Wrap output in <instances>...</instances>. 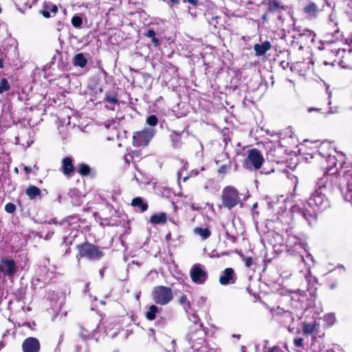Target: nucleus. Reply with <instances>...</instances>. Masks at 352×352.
<instances>
[{"instance_id":"79ce46f5","label":"nucleus","mask_w":352,"mask_h":352,"mask_svg":"<svg viewBox=\"0 0 352 352\" xmlns=\"http://www.w3.org/2000/svg\"><path fill=\"white\" fill-rule=\"evenodd\" d=\"M327 319H329L332 322H333L336 320L335 315L333 314H330L326 316Z\"/></svg>"},{"instance_id":"c9c22d12","label":"nucleus","mask_w":352,"mask_h":352,"mask_svg":"<svg viewBox=\"0 0 352 352\" xmlns=\"http://www.w3.org/2000/svg\"><path fill=\"white\" fill-rule=\"evenodd\" d=\"M253 264V259L252 257H247L245 259V265L247 267H250Z\"/></svg>"},{"instance_id":"e433bc0d","label":"nucleus","mask_w":352,"mask_h":352,"mask_svg":"<svg viewBox=\"0 0 352 352\" xmlns=\"http://www.w3.org/2000/svg\"><path fill=\"white\" fill-rule=\"evenodd\" d=\"M145 36H146L148 38H153L154 36H156V34H155V32L153 30H149L146 32V33H145Z\"/></svg>"},{"instance_id":"8fccbe9b","label":"nucleus","mask_w":352,"mask_h":352,"mask_svg":"<svg viewBox=\"0 0 352 352\" xmlns=\"http://www.w3.org/2000/svg\"><path fill=\"white\" fill-rule=\"evenodd\" d=\"M245 350H246L245 347L244 346H241V351H242V352H246V351H245Z\"/></svg>"},{"instance_id":"473e14b6","label":"nucleus","mask_w":352,"mask_h":352,"mask_svg":"<svg viewBox=\"0 0 352 352\" xmlns=\"http://www.w3.org/2000/svg\"><path fill=\"white\" fill-rule=\"evenodd\" d=\"M105 100L108 102L110 104H116L118 103V100L116 96H110V95H106L105 96Z\"/></svg>"},{"instance_id":"0eeeda50","label":"nucleus","mask_w":352,"mask_h":352,"mask_svg":"<svg viewBox=\"0 0 352 352\" xmlns=\"http://www.w3.org/2000/svg\"><path fill=\"white\" fill-rule=\"evenodd\" d=\"M190 276L193 283L204 284L208 278V272L204 265L197 263L192 266Z\"/></svg>"},{"instance_id":"2eb2a0df","label":"nucleus","mask_w":352,"mask_h":352,"mask_svg":"<svg viewBox=\"0 0 352 352\" xmlns=\"http://www.w3.org/2000/svg\"><path fill=\"white\" fill-rule=\"evenodd\" d=\"M294 212H298L301 215L309 225L315 220V216L311 214L309 212L302 210L298 206H294L292 208Z\"/></svg>"},{"instance_id":"f257e3e1","label":"nucleus","mask_w":352,"mask_h":352,"mask_svg":"<svg viewBox=\"0 0 352 352\" xmlns=\"http://www.w3.org/2000/svg\"><path fill=\"white\" fill-rule=\"evenodd\" d=\"M334 179V175L327 173L319 179L316 188L308 199V204L311 208L323 210L329 206L330 202L327 195L333 190Z\"/></svg>"},{"instance_id":"de8ad7c7","label":"nucleus","mask_w":352,"mask_h":352,"mask_svg":"<svg viewBox=\"0 0 352 352\" xmlns=\"http://www.w3.org/2000/svg\"><path fill=\"white\" fill-rule=\"evenodd\" d=\"M3 67V60L2 59H0V68Z\"/></svg>"},{"instance_id":"4468645a","label":"nucleus","mask_w":352,"mask_h":352,"mask_svg":"<svg viewBox=\"0 0 352 352\" xmlns=\"http://www.w3.org/2000/svg\"><path fill=\"white\" fill-rule=\"evenodd\" d=\"M272 45L270 41H265L261 44H256L254 46L255 54L258 56L264 55L271 49Z\"/></svg>"},{"instance_id":"f8f14e48","label":"nucleus","mask_w":352,"mask_h":352,"mask_svg":"<svg viewBox=\"0 0 352 352\" xmlns=\"http://www.w3.org/2000/svg\"><path fill=\"white\" fill-rule=\"evenodd\" d=\"M63 173L65 176L71 177L75 172V168L73 164V160L70 157H66L62 160Z\"/></svg>"},{"instance_id":"6e6d98bb","label":"nucleus","mask_w":352,"mask_h":352,"mask_svg":"<svg viewBox=\"0 0 352 352\" xmlns=\"http://www.w3.org/2000/svg\"><path fill=\"white\" fill-rule=\"evenodd\" d=\"M1 11H2V9H1V8L0 7V13L1 12Z\"/></svg>"},{"instance_id":"ea45409f","label":"nucleus","mask_w":352,"mask_h":352,"mask_svg":"<svg viewBox=\"0 0 352 352\" xmlns=\"http://www.w3.org/2000/svg\"><path fill=\"white\" fill-rule=\"evenodd\" d=\"M228 168H229V166L223 165L219 168V173H226Z\"/></svg>"},{"instance_id":"aec40b11","label":"nucleus","mask_w":352,"mask_h":352,"mask_svg":"<svg viewBox=\"0 0 352 352\" xmlns=\"http://www.w3.org/2000/svg\"><path fill=\"white\" fill-rule=\"evenodd\" d=\"M41 194V190L35 186H30L26 189V195L30 199H33Z\"/></svg>"},{"instance_id":"72a5a7b5","label":"nucleus","mask_w":352,"mask_h":352,"mask_svg":"<svg viewBox=\"0 0 352 352\" xmlns=\"http://www.w3.org/2000/svg\"><path fill=\"white\" fill-rule=\"evenodd\" d=\"M5 210L8 213H13L16 210V206L14 204L8 203L5 206Z\"/></svg>"},{"instance_id":"864d4df0","label":"nucleus","mask_w":352,"mask_h":352,"mask_svg":"<svg viewBox=\"0 0 352 352\" xmlns=\"http://www.w3.org/2000/svg\"><path fill=\"white\" fill-rule=\"evenodd\" d=\"M89 284L86 285L87 289H88Z\"/></svg>"},{"instance_id":"cd10ccee","label":"nucleus","mask_w":352,"mask_h":352,"mask_svg":"<svg viewBox=\"0 0 352 352\" xmlns=\"http://www.w3.org/2000/svg\"><path fill=\"white\" fill-rule=\"evenodd\" d=\"M316 329V325L314 324L305 323L302 331L305 334H311Z\"/></svg>"},{"instance_id":"58836bf2","label":"nucleus","mask_w":352,"mask_h":352,"mask_svg":"<svg viewBox=\"0 0 352 352\" xmlns=\"http://www.w3.org/2000/svg\"><path fill=\"white\" fill-rule=\"evenodd\" d=\"M47 9V6H45V9L43 10L41 13L43 16L45 18H50V12Z\"/></svg>"},{"instance_id":"a19ab883","label":"nucleus","mask_w":352,"mask_h":352,"mask_svg":"<svg viewBox=\"0 0 352 352\" xmlns=\"http://www.w3.org/2000/svg\"><path fill=\"white\" fill-rule=\"evenodd\" d=\"M151 40H152V43L153 44V45L155 47H157L160 45L159 40H158V38H156V36H154L153 38H152Z\"/></svg>"},{"instance_id":"ddd939ff","label":"nucleus","mask_w":352,"mask_h":352,"mask_svg":"<svg viewBox=\"0 0 352 352\" xmlns=\"http://www.w3.org/2000/svg\"><path fill=\"white\" fill-rule=\"evenodd\" d=\"M1 263L4 265L5 273L7 276H12L16 272V265L12 259L2 258Z\"/></svg>"},{"instance_id":"2f4dec72","label":"nucleus","mask_w":352,"mask_h":352,"mask_svg":"<svg viewBox=\"0 0 352 352\" xmlns=\"http://www.w3.org/2000/svg\"><path fill=\"white\" fill-rule=\"evenodd\" d=\"M345 13L349 19L352 21V0L347 4L345 8Z\"/></svg>"},{"instance_id":"b1692460","label":"nucleus","mask_w":352,"mask_h":352,"mask_svg":"<svg viewBox=\"0 0 352 352\" xmlns=\"http://www.w3.org/2000/svg\"><path fill=\"white\" fill-rule=\"evenodd\" d=\"M268 9L270 12H276L279 10L284 9V8L278 1H272L269 2Z\"/></svg>"},{"instance_id":"1a4fd4ad","label":"nucleus","mask_w":352,"mask_h":352,"mask_svg":"<svg viewBox=\"0 0 352 352\" xmlns=\"http://www.w3.org/2000/svg\"><path fill=\"white\" fill-rule=\"evenodd\" d=\"M41 346L38 340L34 337L26 338L22 344L23 352H38Z\"/></svg>"},{"instance_id":"423d86ee","label":"nucleus","mask_w":352,"mask_h":352,"mask_svg":"<svg viewBox=\"0 0 352 352\" xmlns=\"http://www.w3.org/2000/svg\"><path fill=\"white\" fill-rule=\"evenodd\" d=\"M264 159L261 152L256 148L251 149L248 151V155L247 159L243 162V167L248 170H251L252 166L255 169H259L263 163Z\"/></svg>"},{"instance_id":"f03ea898","label":"nucleus","mask_w":352,"mask_h":352,"mask_svg":"<svg viewBox=\"0 0 352 352\" xmlns=\"http://www.w3.org/2000/svg\"><path fill=\"white\" fill-rule=\"evenodd\" d=\"M221 199L223 206L229 210L240 203L239 192L232 186H227L223 190Z\"/></svg>"},{"instance_id":"4be33fe9","label":"nucleus","mask_w":352,"mask_h":352,"mask_svg":"<svg viewBox=\"0 0 352 352\" xmlns=\"http://www.w3.org/2000/svg\"><path fill=\"white\" fill-rule=\"evenodd\" d=\"M188 319L194 324V327H191L190 329H195V328H202L203 324L201 322L198 316L195 314L189 315Z\"/></svg>"},{"instance_id":"9d476101","label":"nucleus","mask_w":352,"mask_h":352,"mask_svg":"<svg viewBox=\"0 0 352 352\" xmlns=\"http://www.w3.org/2000/svg\"><path fill=\"white\" fill-rule=\"evenodd\" d=\"M236 280V275L231 267H228L221 272L219 283L223 285L233 284Z\"/></svg>"},{"instance_id":"412c9836","label":"nucleus","mask_w":352,"mask_h":352,"mask_svg":"<svg viewBox=\"0 0 352 352\" xmlns=\"http://www.w3.org/2000/svg\"><path fill=\"white\" fill-rule=\"evenodd\" d=\"M304 10L310 16L314 17L316 16L318 8L316 3L311 2L307 6L305 7Z\"/></svg>"},{"instance_id":"bb28decb","label":"nucleus","mask_w":352,"mask_h":352,"mask_svg":"<svg viewBox=\"0 0 352 352\" xmlns=\"http://www.w3.org/2000/svg\"><path fill=\"white\" fill-rule=\"evenodd\" d=\"M10 89L9 82L6 78H2L0 81V94L7 91Z\"/></svg>"},{"instance_id":"9b49d317","label":"nucleus","mask_w":352,"mask_h":352,"mask_svg":"<svg viewBox=\"0 0 352 352\" xmlns=\"http://www.w3.org/2000/svg\"><path fill=\"white\" fill-rule=\"evenodd\" d=\"M344 179L347 187L344 197L346 201H350L352 204V170L350 169L344 173Z\"/></svg>"},{"instance_id":"dca6fc26","label":"nucleus","mask_w":352,"mask_h":352,"mask_svg":"<svg viewBox=\"0 0 352 352\" xmlns=\"http://www.w3.org/2000/svg\"><path fill=\"white\" fill-rule=\"evenodd\" d=\"M193 232L201 236L202 240H206L209 238L211 235V232L208 228H202L200 227H196L193 230Z\"/></svg>"},{"instance_id":"49530a36","label":"nucleus","mask_w":352,"mask_h":352,"mask_svg":"<svg viewBox=\"0 0 352 352\" xmlns=\"http://www.w3.org/2000/svg\"><path fill=\"white\" fill-rule=\"evenodd\" d=\"M172 4H178L179 3V0H169Z\"/></svg>"},{"instance_id":"37998d69","label":"nucleus","mask_w":352,"mask_h":352,"mask_svg":"<svg viewBox=\"0 0 352 352\" xmlns=\"http://www.w3.org/2000/svg\"><path fill=\"white\" fill-rule=\"evenodd\" d=\"M278 351H279V348L278 346H274L269 349L267 352H277Z\"/></svg>"},{"instance_id":"c85d7f7f","label":"nucleus","mask_w":352,"mask_h":352,"mask_svg":"<svg viewBox=\"0 0 352 352\" xmlns=\"http://www.w3.org/2000/svg\"><path fill=\"white\" fill-rule=\"evenodd\" d=\"M183 133H184V131H182V132L174 131L173 132V133L175 134V137L173 138V142L175 147H179L181 145L180 136Z\"/></svg>"},{"instance_id":"7c9ffc66","label":"nucleus","mask_w":352,"mask_h":352,"mask_svg":"<svg viewBox=\"0 0 352 352\" xmlns=\"http://www.w3.org/2000/svg\"><path fill=\"white\" fill-rule=\"evenodd\" d=\"M82 19L80 16H74L72 19V24L75 28H80L82 25Z\"/></svg>"},{"instance_id":"603ef678","label":"nucleus","mask_w":352,"mask_h":352,"mask_svg":"<svg viewBox=\"0 0 352 352\" xmlns=\"http://www.w3.org/2000/svg\"><path fill=\"white\" fill-rule=\"evenodd\" d=\"M234 337H236V338H240V335H237V336H235V335H233Z\"/></svg>"},{"instance_id":"09e8293b","label":"nucleus","mask_w":352,"mask_h":352,"mask_svg":"<svg viewBox=\"0 0 352 352\" xmlns=\"http://www.w3.org/2000/svg\"><path fill=\"white\" fill-rule=\"evenodd\" d=\"M319 109H314V108H309V112H311L312 111H318Z\"/></svg>"},{"instance_id":"5fc2aeb1","label":"nucleus","mask_w":352,"mask_h":352,"mask_svg":"<svg viewBox=\"0 0 352 352\" xmlns=\"http://www.w3.org/2000/svg\"><path fill=\"white\" fill-rule=\"evenodd\" d=\"M15 171H16V173H18V169H17V168H15Z\"/></svg>"},{"instance_id":"20e7f679","label":"nucleus","mask_w":352,"mask_h":352,"mask_svg":"<svg viewBox=\"0 0 352 352\" xmlns=\"http://www.w3.org/2000/svg\"><path fill=\"white\" fill-rule=\"evenodd\" d=\"M155 133V130L152 128L144 129L135 132L133 135V144L135 147L146 146Z\"/></svg>"},{"instance_id":"4c0bfd02","label":"nucleus","mask_w":352,"mask_h":352,"mask_svg":"<svg viewBox=\"0 0 352 352\" xmlns=\"http://www.w3.org/2000/svg\"><path fill=\"white\" fill-rule=\"evenodd\" d=\"M47 8L49 9V11L54 13V14H56L58 11V8L56 5H51L50 6H47Z\"/></svg>"},{"instance_id":"39448f33","label":"nucleus","mask_w":352,"mask_h":352,"mask_svg":"<svg viewBox=\"0 0 352 352\" xmlns=\"http://www.w3.org/2000/svg\"><path fill=\"white\" fill-rule=\"evenodd\" d=\"M205 335L206 333L202 328L190 329L186 337L192 349L198 350L201 348L205 343Z\"/></svg>"},{"instance_id":"a878e982","label":"nucleus","mask_w":352,"mask_h":352,"mask_svg":"<svg viewBox=\"0 0 352 352\" xmlns=\"http://www.w3.org/2000/svg\"><path fill=\"white\" fill-rule=\"evenodd\" d=\"M78 173L82 176H87L90 173V168L87 164L82 163L79 165Z\"/></svg>"},{"instance_id":"a211bd4d","label":"nucleus","mask_w":352,"mask_h":352,"mask_svg":"<svg viewBox=\"0 0 352 352\" xmlns=\"http://www.w3.org/2000/svg\"><path fill=\"white\" fill-rule=\"evenodd\" d=\"M131 205L133 207H140L142 212H144L148 208L146 203L144 202L142 197H138L134 198L131 201Z\"/></svg>"},{"instance_id":"6e6552de","label":"nucleus","mask_w":352,"mask_h":352,"mask_svg":"<svg viewBox=\"0 0 352 352\" xmlns=\"http://www.w3.org/2000/svg\"><path fill=\"white\" fill-rule=\"evenodd\" d=\"M80 255L95 260L100 258L103 254L97 247L91 244H85L80 248Z\"/></svg>"},{"instance_id":"f3484780","label":"nucleus","mask_w":352,"mask_h":352,"mask_svg":"<svg viewBox=\"0 0 352 352\" xmlns=\"http://www.w3.org/2000/svg\"><path fill=\"white\" fill-rule=\"evenodd\" d=\"M166 214L164 212L153 214L151 216L150 221L153 224L164 223L166 222Z\"/></svg>"},{"instance_id":"7ed1b4c3","label":"nucleus","mask_w":352,"mask_h":352,"mask_svg":"<svg viewBox=\"0 0 352 352\" xmlns=\"http://www.w3.org/2000/svg\"><path fill=\"white\" fill-rule=\"evenodd\" d=\"M152 295L154 301L161 305H167L173 298L172 289L162 285L155 287Z\"/></svg>"},{"instance_id":"c756f323","label":"nucleus","mask_w":352,"mask_h":352,"mask_svg":"<svg viewBox=\"0 0 352 352\" xmlns=\"http://www.w3.org/2000/svg\"><path fill=\"white\" fill-rule=\"evenodd\" d=\"M146 122L147 124H148L151 126H155L157 125V124L158 122V119L156 117V116L151 115L146 118Z\"/></svg>"},{"instance_id":"a18cd8bd","label":"nucleus","mask_w":352,"mask_h":352,"mask_svg":"<svg viewBox=\"0 0 352 352\" xmlns=\"http://www.w3.org/2000/svg\"><path fill=\"white\" fill-rule=\"evenodd\" d=\"M23 170L26 174H29L31 172V168L28 166H24Z\"/></svg>"},{"instance_id":"5701e85b","label":"nucleus","mask_w":352,"mask_h":352,"mask_svg":"<svg viewBox=\"0 0 352 352\" xmlns=\"http://www.w3.org/2000/svg\"><path fill=\"white\" fill-rule=\"evenodd\" d=\"M159 309L156 305H151L146 313V318L148 320H153L155 318V315L158 312Z\"/></svg>"},{"instance_id":"393cba45","label":"nucleus","mask_w":352,"mask_h":352,"mask_svg":"<svg viewBox=\"0 0 352 352\" xmlns=\"http://www.w3.org/2000/svg\"><path fill=\"white\" fill-rule=\"evenodd\" d=\"M179 303L184 307L186 312L188 313V310L190 309V303L188 300L186 296L182 295L179 298Z\"/></svg>"},{"instance_id":"6ab92c4d","label":"nucleus","mask_w":352,"mask_h":352,"mask_svg":"<svg viewBox=\"0 0 352 352\" xmlns=\"http://www.w3.org/2000/svg\"><path fill=\"white\" fill-rule=\"evenodd\" d=\"M87 63V60L86 58L84 56L83 54L78 53L75 55L74 58V65L76 66H78L80 67H84Z\"/></svg>"},{"instance_id":"f704fd0d","label":"nucleus","mask_w":352,"mask_h":352,"mask_svg":"<svg viewBox=\"0 0 352 352\" xmlns=\"http://www.w3.org/2000/svg\"><path fill=\"white\" fill-rule=\"evenodd\" d=\"M294 344L296 347L303 346V339L301 338H296L294 340Z\"/></svg>"},{"instance_id":"3c124183","label":"nucleus","mask_w":352,"mask_h":352,"mask_svg":"<svg viewBox=\"0 0 352 352\" xmlns=\"http://www.w3.org/2000/svg\"><path fill=\"white\" fill-rule=\"evenodd\" d=\"M63 336L62 335L60 336L59 343L63 340Z\"/></svg>"},{"instance_id":"c03bdc74","label":"nucleus","mask_w":352,"mask_h":352,"mask_svg":"<svg viewBox=\"0 0 352 352\" xmlns=\"http://www.w3.org/2000/svg\"><path fill=\"white\" fill-rule=\"evenodd\" d=\"M186 1L194 6L197 5L198 3L197 0H186Z\"/></svg>"}]
</instances>
